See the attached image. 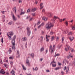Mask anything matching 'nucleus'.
<instances>
[{
	"mask_svg": "<svg viewBox=\"0 0 75 75\" xmlns=\"http://www.w3.org/2000/svg\"><path fill=\"white\" fill-rule=\"evenodd\" d=\"M38 40H40V41H42L43 40V37L41 36L40 38Z\"/></svg>",
	"mask_w": 75,
	"mask_h": 75,
	"instance_id": "nucleus-23",
	"label": "nucleus"
},
{
	"mask_svg": "<svg viewBox=\"0 0 75 75\" xmlns=\"http://www.w3.org/2000/svg\"><path fill=\"white\" fill-rule=\"evenodd\" d=\"M75 29V25L72 27V30H74Z\"/></svg>",
	"mask_w": 75,
	"mask_h": 75,
	"instance_id": "nucleus-26",
	"label": "nucleus"
},
{
	"mask_svg": "<svg viewBox=\"0 0 75 75\" xmlns=\"http://www.w3.org/2000/svg\"><path fill=\"white\" fill-rule=\"evenodd\" d=\"M52 15H53V14L51 13H48V16L49 17H51L52 16Z\"/></svg>",
	"mask_w": 75,
	"mask_h": 75,
	"instance_id": "nucleus-13",
	"label": "nucleus"
},
{
	"mask_svg": "<svg viewBox=\"0 0 75 75\" xmlns=\"http://www.w3.org/2000/svg\"><path fill=\"white\" fill-rule=\"evenodd\" d=\"M57 41H58V40H59V37H57Z\"/></svg>",
	"mask_w": 75,
	"mask_h": 75,
	"instance_id": "nucleus-58",
	"label": "nucleus"
},
{
	"mask_svg": "<svg viewBox=\"0 0 75 75\" xmlns=\"http://www.w3.org/2000/svg\"><path fill=\"white\" fill-rule=\"evenodd\" d=\"M22 11H23L22 10H21V13L20 14V15H22V14H25V11H24L23 12H22Z\"/></svg>",
	"mask_w": 75,
	"mask_h": 75,
	"instance_id": "nucleus-20",
	"label": "nucleus"
},
{
	"mask_svg": "<svg viewBox=\"0 0 75 75\" xmlns=\"http://www.w3.org/2000/svg\"><path fill=\"white\" fill-rule=\"evenodd\" d=\"M10 64L11 65H13V62H11Z\"/></svg>",
	"mask_w": 75,
	"mask_h": 75,
	"instance_id": "nucleus-55",
	"label": "nucleus"
},
{
	"mask_svg": "<svg viewBox=\"0 0 75 75\" xmlns=\"http://www.w3.org/2000/svg\"><path fill=\"white\" fill-rule=\"evenodd\" d=\"M59 56V54H57L55 55V57H56L57 56Z\"/></svg>",
	"mask_w": 75,
	"mask_h": 75,
	"instance_id": "nucleus-43",
	"label": "nucleus"
},
{
	"mask_svg": "<svg viewBox=\"0 0 75 75\" xmlns=\"http://www.w3.org/2000/svg\"><path fill=\"white\" fill-rule=\"evenodd\" d=\"M46 72H50V70H46Z\"/></svg>",
	"mask_w": 75,
	"mask_h": 75,
	"instance_id": "nucleus-60",
	"label": "nucleus"
},
{
	"mask_svg": "<svg viewBox=\"0 0 75 75\" xmlns=\"http://www.w3.org/2000/svg\"><path fill=\"white\" fill-rule=\"evenodd\" d=\"M65 62H67V61L66 60H64L63 62V63L64 64V63H65Z\"/></svg>",
	"mask_w": 75,
	"mask_h": 75,
	"instance_id": "nucleus-51",
	"label": "nucleus"
},
{
	"mask_svg": "<svg viewBox=\"0 0 75 75\" xmlns=\"http://www.w3.org/2000/svg\"><path fill=\"white\" fill-rule=\"evenodd\" d=\"M26 64H27L28 66H30V63L29 62V61L27 59L26 61Z\"/></svg>",
	"mask_w": 75,
	"mask_h": 75,
	"instance_id": "nucleus-12",
	"label": "nucleus"
},
{
	"mask_svg": "<svg viewBox=\"0 0 75 75\" xmlns=\"http://www.w3.org/2000/svg\"><path fill=\"white\" fill-rule=\"evenodd\" d=\"M1 74H5V72L4 71V70L3 69L1 70L0 71Z\"/></svg>",
	"mask_w": 75,
	"mask_h": 75,
	"instance_id": "nucleus-16",
	"label": "nucleus"
},
{
	"mask_svg": "<svg viewBox=\"0 0 75 75\" xmlns=\"http://www.w3.org/2000/svg\"><path fill=\"white\" fill-rule=\"evenodd\" d=\"M67 69V67L65 66V67L64 68V71H65L66 70V69Z\"/></svg>",
	"mask_w": 75,
	"mask_h": 75,
	"instance_id": "nucleus-47",
	"label": "nucleus"
},
{
	"mask_svg": "<svg viewBox=\"0 0 75 75\" xmlns=\"http://www.w3.org/2000/svg\"><path fill=\"white\" fill-rule=\"evenodd\" d=\"M50 37V35H46V40L47 42H48L50 41V40L49 39V38Z\"/></svg>",
	"mask_w": 75,
	"mask_h": 75,
	"instance_id": "nucleus-6",
	"label": "nucleus"
},
{
	"mask_svg": "<svg viewBox=\"0 0 75 75\" xmlns=\"http://www.w3.org/2000/svg\"><path fill=\"white\" fill-rule=\"evenodd\" d=\"M61 73L62 74V75H64V72L62 71L61 72Z\"/></svg>",
	"mask_w": 75,
	"mask_h": 75,
	"instance_id": "nucleus-56",
	"label": "nucleus"
},
{
	"mask_svg": "<svg viewBox=\"0 0 75 75\" xmlns=\"http://www.w3.org/2000/svg\"><path fill=\"white\" fill-rule=\"evenodd\" d=\"M54 39V36H53L51 38V40L53 41Z\"/></svg>",
	"mask_w": 75,
	"mask_h": 75,
	"instance_id": "nucleus-32",
	"label": "nucleus"
},
{
	"mask_svg": "<svg viewBox=\"0 0 75 75\" xmlns=\"http://www.w3.org/2000/svg\"><path fill=\"white\" fill-rule=\"evenodd\" d=\"M20 57V53H19V51L18 50L17 52L16 57L17 58H19Z\"/></svg>",
	"mask_w": 75,
	"mask_h": 75,
	"instance_id": "nucleus-8",
	"label": "nucleus"
},
{
	"mask_svg": "<svg viewBox=\"0 0 75 75\" xmlns=\"http://www.w3.org/2000/svg\"><path fill=\"white\" fill-rule=\"evenodd\" d=\"M25 47L26 48H27V42H26L25 43Z\"/></svg>",
	"mask_w": 75,
	"mask_h": 75,
	"instance_id": "nucleus-46",
	"label": "nucleus"
},
{
	"mask_svg": "<svg viewBox=\"0 0 75 75\" xmlns=\"http://www.w3.org/2000/svg\"><path fill=\"white\" fill-rule=\"evenodd\" d=\"M64 37H63L62 38V43L64 42Z\"/></svg>",
	"mask_w": 75,
	"mask_h": 75,
	"instance_id": "nucleus-38",
	"label": "nucleus"
},
{
	"mask_svg": "<svg viewBox=\"0 0 75 75\" xmlns=\"http://www.w3.org/2000/svg\"><path fill=\"white\" fill-rule=\"evenodd\" d=\"M40 24V21L38 22V25H39Z\"/></svg>",
	"mask_w": 75,
	"mask_h": 75,
	"instance_id": "nucleus-59",
	"label": "nucleus"
},
{
	"mask_svg": "<svg viewBox=\"0 0 75 75\" xmlns=\"http://www.w3.org/2000/svg\"><path fill=\"white\" fill-rule=\"evenodd\" d=\"M44 25V23H42L41 25H40L42 27V26H43Z\"/></svg>",
	"mask_w": 75,
	"mask_h": 75,
	"instance_id": "nucleus-41",
	"label": "nucleus"
},
{
	"mask_svg": "<svg viewBox=\"0 0 75 75\" xmlns=\"http://www.w3.org/2000/svg\"><path fill=\"white\" fill-rule=\"evenodd\" d=\"M43 4V3H41L40 4V9H42L44 7L43 6H42V5Z\"/></svg>",
	"mask_w": 75,
	"mask_h": 75,
	"instance_id": "nucleus-19",
	"label": "nucleus"
},
{
	"mask_svg": "<svg viewBox=\"0 0 75 75\" xmlns=\"http://www.w3.org/2000/svg\"><path fill=\"white\" fill-rule=\"evenodd\" d=\"M57 18H58L59 19V18L58 17H56L55 16H54V18H53V21L54 23L55 22V20H57Z\"/></svg>",
	"mask_w": 75,
	"mask_h": 75,
	"instance_id": "nucleus-10",
	"label": "nucleus"
},
{
	"mask_svg": "<svg viewBox=\"0 0 75 75\" xmlns=\"http://www.w3.org/2000/svg\"><path fill=\"white\" fill-rule=\"evenodd\" d=\"M14 33L13 32H10L9 33H8L7 34V35L8 37V38L11 39V36L13 35Z\"/></svg>",
	"mask_w": 75,
	"mask_h": 75,
	"instance_id": "nucleus-4",
	"label": "nucleus"
},
{
	"mask_svg": "<svg viewBox=\"0 0 75 75\" xmlns=\"http://www.w3.org/2000/svg\"><path fill=\"white\" fill-rule=\"evenodd\" d=\"M22 67L23 68V69H24L25 70H26V68L24 66V65H22Z\"/></svg>",
	"mask_w": 75,
	"mask_h": 75,
	"instance_id": "nucleus-29",
	"label": "nucleus"
},
{
	"mask_svg": "<svg viewBox=\"0 0 75 75\" xmlns=\"http://www.w3.org/2000/svg\"><path fill=\"white\" fill-rule=\"evenodd\" d=\"M30 56L32 57V58H34V54L32 53L30 54Z\"/></svg>",
	"mask_w": 75,
	"mask_h": 75,
	"instance_id": "nucleus-25",
	"label": "nucleus"
},
{
	"mask_svg": "<svg viewBox=\"0 0 75 75\" xmlns=\"http://www.w3.org/2000/svg\"><path fill=\"white\" fill-rule=\"evenodd\" d=\"M65 25H66V26H68V23L67 21H66L65 22Z\"/></svg>",
	"mask_w": 75,
	"mask_h": 75,
	"instance_id": "nucleus-28",
	"label": "nucleus"
},
{
	"mask_svg": "<svg viewBox=\"0 0 75 75\" xmlns=\"http://www.w3.org/2000/svg\"><path fill=\"white\" fill-rule=\"evenodd\" d=\"M4 66L5 67H6V68L7 67V64H4Z\"/></svg>",
	"mask_w": 75,
	"mask_h": 75,
	"instance_id": "nucleus-48",
	"label": "nucleus"
},
{
	"mask_svg": "<svg viewBox=\"0 0 75 75\" xmlns=\"http://www.w3.org/2000/svg\"><path fill=\"white\" fill-rule=\"evenodd\" d=\"M41 25H39L38 27V28H41Z\"/></svg>",
	"mask_w": 75,
	"mask_h": 75,
	"instance_id": "nucleus-53",
	"label": "nucleus"
},
{
	"mask_svg": "<svg viewBox=\"0 0 75 75\" xmlns=\"http://www.w3.org/2000/svg\"><path fill=\"white\" fill-rule=\"evenodd\" d=\"M12 44L13 46L12 47V49L13 50H15V40L14 39H12Z\"/></svg>",
	"mask_w": 75,
	"mask_h": 75,
	"instance_id": "nucleus-3",
	"label": "nucleus"
},
{
	"mask_svg": "<svg viewBox=\"0 0 75 75\" xmlns=\"http://www.w3.org/2000/svg\"><path fill=\"white\" fill-rule=\"evenodd\" d=\"M8 51L9 52V54L11 53V49L10 48L9 49Z\"/></svg>",
	"mask_w": 75,
	"mask_h": 75,
	"instance_id": "nucleus-31",
	"label": "nucleus"
},
{
	"mask_svg": "<svg viewBox=\"0 0 75 75\" xmlns=\"http://www.w3.org/2000/svg\"><path fill=\"white\" fill-rule=\"evenodd\" d=\"M32 16H35V13H32Z\"/></svg>",
	"mask_w": 75,
	"mask_h": 75,
	"instance_id": "nucleus-54",
	"label": "nucleus"
},
{
	"mask_svg": "<svg viewBox=\"0 0 75 75\" xmlns=\"http://www.w3.org/2000/svg\"><path fill=\"white\" fill-rule=\"evenodd\" d=\"M12 75H15V71L13 70H12L11 72Z\"/></svg>",
	"mask_w": 75,
	"mask_h": 75,
	"instance_id": "nucleus-11",
	"label": "nucleus"
},
{
	"mask_svg": "<svg viewBox=\"0 0 75 75\" xmlns=\"http://www.w3.org/2000/svg\"><path fill=\"white\" fill-rule=\"evenodd\" d=\"M35 3L36 4H37L38 3V2L37 1L35 2Z\"/></svg>",
	"mask_w": 75,
	"mask_h": 75,
	"instance_id": "nucleus-63",
	"label": "nucleus"
},
{
	"mask_svg": "<svg viewBox=\"0 0 75 75\" xmlns=\"http://www.w3.org/2000/svg\"><path fill=\"white\" fill-rule=\"evenodd\" d=\"M54 34V32H53L51 31V32H50V34L51 35H52L53 34Z\"/></svg>",
	"mask_w": 75,
	"mask_h": 75,
	"instance_id": "nucleus-39",
	"label": "nucleus"
},
{
	"mask_svg": "<svg viewBox=\"0 0 75 75\" xmlns=\"http://www.w3.org/2000/svg\"><path fill=\"white\" fill-rule=\"evenodd\" d=\"M6 75H9V73H8V71H7V72H6Z\"/></svg>",
	"mask_w": 75,
	"mask_h": 75,
	"instance_id": "nucleus-50",
	"label": "nucleus"
},
{
	"mask_svg": "<svg viewBox=\"0 0 75 75\" xmlns=\"http://www.w3.org/2000/svg\"><path fill=\"white\" fill-rule=\"evenodd\" d=\"M54 69L56 71H57V70H58V69H59V67H56V68H55Z\"/></svg>",
	"mask_w": 75,
	"mask_h": 75,
	"instance_id": "nucleus-27",
	"label": "nucleus"
},
{
	"mask_svg": "<svg viewBox=\"0 0 75 75\" xmlns=\"http://www.w3.org/2000/svg\"><path fill=\"white\" fill-rule=\"evenodd\" d=\"M16 38V35H15L14 36L13 38V39L15 40Z\"/></svg>",
	"mask_w": 75,
	"mask_h": 75,
	"instance_id": "nucleus-40",
	"label": "nucleus"
},
{
	"mask_svg": "<svg viewBox=\"0 0 75 75\" xmlns=\"http://www.w3.org/2000/svg\"><path fill=\"white\" fill-rule=\"evenodd\" d=\"M68 31H65L64 32V34H67V33H68Z\"/></svg>",
	"mask_w": 75,
	"mask_h": 75,
	"instance_id": "nucleus-42",
	"label": "nucleus"
},
{
	"mask_svg": "<svg viewBox=\"0 0 75 75\" xmlns=\"http://www.w3.org/2000/svg\"><path fill=\"white\" fill-rule=\"evenodd\" d=\"M38 69V68L37 67H36L35 69H34V68H33V71H34L35 70V71H37Z\"/></svg>",
	"mask_w": 75,
	"mask_h": 75,
	"instance_id": "nucleus-36",
	"label": "nucleus"
},
{
	"mask_svg": "<svg viewBox=\"0 0 75 75\" xmlns=\"http://www.w3.org/2000/svg\"><path fill=\"white\" fill-rule=\"evenodd\" d=\"M59 20L60 21V22H62V19H60V18H59Z\"/></svg>",
	"mask_w": 75,
	"mask_h": 75,
	"instance_id": "nucleus-49",
	"label": "nucleus"
},
{
	"mask_svg": "<svg viewBox=\"0 0 75 75\" xmlns=\"http://www.w3.org/2000/svg\"><path fill=\"white\" fill-rule=\"evenodd\" d=\"M58 64L59 65H61V63H58Z\"/></svg>",
	"mask_w": 75,
	"mask_h": 75,
	"instance_id": "nucleus-57",
	"label": "nucleus"
},
{
	"mask_svg": "<svg viewBox=\"0 0 75 75\" xmlns=\"http://www.w3.org/2000/svg\"><path fill=\"white\" fill-rule=\"evenodd\" d=\"M54 26V24L53 23H51V22H49L47 23L46 25V28L47 29H50L51 27Z\"/></svg>",
	"mask_w": 75,
	"mask_h": 75,
	"instance_id": "nucleus-1",
	"label": "nucleus"
},
{
	"mask_svg": "<svg viewBox=\"0 0 75 75\" xmlns=\"http://www.w3.org/2000/svg\"><path fill=\"white\" fill-rule=\"evenodd\" d=\"M12 17L14 20H16L17 18H16L15 17V16H14V15H12Z\"/></svg>",
	"mask_w": 75,
	"mask_h": 75,
	"instance_id": "nucleus-18",
	"label": "nucleus"
},
{
	"mask_svg": "<svg viewBox=\"0 0 75 75\" xmlns=\"http://www.w3.org/2000/svg\"><path fill=\"white\" fill-rule=\"evenodd\" d=\"M44 51V47H42L40 49V51L41 52H42Z\"/></svg>",
	"mask_w": 75,
	"mask_h": 75,
	"instance_id": "nucleus-33",
	"label": "nucleus"
},
{
	"mask_svg": "<svg viewBox=\"0 0 75 75\" xmlns=\"http://www.w3.org/2000/svg\"><path fill=\"white\" fill-rule=\"evenodd\" d=\"M37 10V9L35 8H32V11H35Z\"/></svg>",
	"mask_w": 75,
	"mask_h": 75,
	"instance_id": "nucleus-22",
	"label": "nucleus"
},
{
	"mask_svg": "<svg viewBox=\"0 0 75 75\" xmlns=\"http://www.w3.org/2000/svg\"><path fill=\"white\" fill-rule=\"evenodd\" d=\"M21 40L22 41H27V38L25 37H23L22 38Z\"/></svg>",
	"mask_w": 75,
	"mask_h": 75,
	"instance_id": "nucleus-9",
	"label": "nucleus"
},
{
	"mask_svg": "<svg viewBox=\"0 0 75 75\" xmlns=\"http://www.w3.org/2000/svg\"><path fill=\"white\" fill-rule=\"evenodd\" d=\"M73 58V56H71V54H70L68 57V58Z\"/></svg>",
	"mask_w": 75,
	"mask_h": 75,
	"instance_id": "nucleus-21",
	"label": "nucleus"
},
{
	"mask_svg": "<svg viewBox=\"0 0 75 75\" xmlns=\"http://www.w3.org/2000/svg\"><path fill=\"white\" fill-rule=\"evenodd\" d=\"M55 48V45H54L53 46V48L52 47V45H50L49 48V51L51 52V53H54Z\"/></svg>",
	"mask_w": 75,
	"mask_h": 75,
	"instance_id": "nucleus-2",
	"label": "nucleus"
},
{
	"mask_svg": "<svg viewBox=\"0 0 75 75\" xmlns=\"http://www.w3.org/2000/svg\"><path fill=\"white\" fill-rule=\"evenodd\" d=\"M12 22H10L8 23V25H11L12 24Z\"/></svg>",
	"mask_w": 75,
	"mask_h": 75,
	"instance_id": "nucleus-34",
	"label": "nucleus"
},
{
	"mask_svg": "<svg viewBox=\"0 0 75 75\" xmlns=\"http://www.w3.org/2000/svg\"><path fill=\"white\" fill-rule=\"evenodd\" d=\"M69 69V66H68L66 69V74H68Z\"/></svg>",
	"mask_w": 75,
	"mask_h": 75,
	"instance_id": "nucleus-15",
	"label": "nucleus"
},
{
	"mask_svg": "<svg viewBox=\"0 0 75 75\" xmlns=\"http://www.w3.org/2000/svg\"><path fill=\"white\" fill-rule=\"evenodd\" d=\"M74 62L75 63V59H74Z\"/></svg>",
	"mask_w": 75,
	"mask_h": 75,
	"instance_id": "nucleus-64",
	"label": "nucleus"
},
{
	"mask_svg": "<svg viewBox=\"0 0 75 75\" xmlns=\"http://www.w3.org/2000/svg\"><path fill=\"white\" fill-rule=\"evenodd\" d=\"M67 19V18H64L63 19V21H65V20H66Z\"/></svg>",
	"mask_w": 75,
	"mask_h": 75,
	"instance_id": "nucleus-61",
	"label": "nucleus"
},
{
	"mask_svg": "<svg viewBox=\"0 0 75 75\" xmlns=\"http://www.w3.org/2000/svg\"><path fill=\"white\" fill-rule=\"evenodd\" d=\"M66 47L67 48H65V50L66 51H68V50H69V46L68 45H66Z\"/></svg>",
	"mask_w": 75,
	"mask_h": 75,
	"instance_id": "nucleus-7",
	"label": "nucleus"
},
{
	"mask_svg": "<svg viewBox=\"0 0 75 75\" xmlns=\"http://www.w3.org/2000/svg\"><path fill=\"white\" fill-rule=\"evenodd\" d=\"M52 64H56V62H54V61H53L52 62Z\"/></svg>",
	"mask_w": 75,
	"mask_h": 75,
	"instance_id": "nucleus-45",
	"label": "nucleus"
},
{
	"mask_svg": "<svg viewBox=\"0 0 75 75\" xmlns=\"http://www.w3.org/2000/svg\"><path fill=\"white\" fill-rule=\"evenodd\" d=\"M30 11V10L29 9L27 11V13H29V12Z\"/></svg>",
	"mask_w": 75,
	"mask_h": 75,
	"instance_id": "nucleus-52",
	"label": "nucleus"
},
{
	"mask_svg": "<svg viewBox=\"0 0 75 75\" xmlns=\"http://www.w3.org/2000/svg\"><path fill=\"white\" fill-rule=\"evenodd\" d=\"M72 32H70L68 33V35H72Z\"/></svg>",
	"mask_w": 75,
	"mask_h": 75,
	"instance_id": "nucleus-30",
	"label": "nucleus"
},
{
	"mask_svg": "<svg viewBox=\"0 0 75 75\" xmlns=\"http://www.w3.org/2000/svg\"><path fill=\"white\" fill-rule=\"evenodd\" d=\"M27 34L28 35H30V34L31 33V32H30V29L29 28H27Z\"/></svg>",
	"mask_w": 75,
	"mask_h": 75,
	"instance_id": "nucleus-5",
	"label": "nucleus"
},
{
	"mask_svg": "<svg viewBox=\"0 0 75 75\" xmlns=\"http://www.w3.org/2000/svg\"><path fill=\"white\" fill-rule=\"evenodd\" d=\"M1 42H2V43H3V38H2L1 39Z\"/></svg>",
	"mask_w": 75,
	"mask_h": 75,
	"instance_id": "nucleus-44",
	"label": "nucleus"
},
{
	"mask_svg": "<svg viewBox=\"0 0 75 75\" xmlns=\"http://www.w3.org/2000/svg\"><path fill=\"white\" fill-rule=\"evenodd\" d=\"M69 38L71 41H72L74 40V37H69Z\"/></svg>",
	"mask_w": 75,
	"mask_h": 75,
	"instance_id": "nucleus-14",
	"label": "nucleus"
},
{
	"mask_svg": "<svg viewBox=\"0 0 75 75\" xmlns=\"http://www.w3.org/2000/svg\"><path fill=\"white\" fill-rule=\"evenodd\" d=\"M16 7H14L13 9V11L15 12V13H16Z\"/></svg>",
	"mask_w": 75,
	"mask_h": 75,
	"instance_id": "nucleus-24",
	"label": "nucleus"
},
{
	"mask_svg": "<svg viewBox=\"0 0 75 75\" xmlns=\"http://www.w3.org/2000/svg\"><path fill=\"white\" fill-rule=\"evenodd\" d=\"M9 59H13V57H12L11 56L9 57Z\"/></svg>",
	"mask_w": 75,
	"mask_h": 75,
	"instance_id": "nucleus-35",
	"label": "nucleus"
},
{
	"mask_svg": "<svg viewBox=\"0 0 75 75\" xmlns=\"http://www.w3.org/2000/svg\"><path fill=\"white\" fill-rule=\"evenodd\" d=\"M57 65H56L55 64H52V66L53 67H56Z\"/></svg>",
	"mask_w": 75,
	"mask_h": 75,
	"instance_id": "nucleus-37",
	"label": "nucleus"
},
{
	"mask_svg": "<svg viewBox=\"0 0 75 75\" xmlns=\"http://www.w3.org/2000/svg\"><path fill=\"white\" fill-rule=\"evenodd\" d=\"M42 19L43 20H44V21H47L48 18L46 17H43L42 18Z\"/></svg>",
	"mask_w": 75,
	"mask_h": 75,
	"instance_id": "nucleus-17",
	"label": "nucleus"
},
{
	"mask_svg": "<svg viewBox=\"0 0 75 75\" xmlns=\"http://www.w3.org/2000/svg\"><path fill=\"white\" fill-rule=\"evenodd\" d=\"M42 61V58L40 59V61Z\"/></svg>",
	"mask_w": 75,
	"mask_h": 75,
	"instance_id": "nucleus-62",
	"label": "nucleus"
}]
</instances>
